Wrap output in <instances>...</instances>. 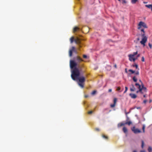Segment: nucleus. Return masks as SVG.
<instances>
[{
  "mask_svg": "<svg viewBox=\"0 0 152 152\" xmlns=\"http://www.w3.org/2000/svg\"><path fill=\"white\" fill-rule=\"evenodd\" d=\"M77 65V63L74 61H70V66L71 69H72L71 77L74 80H78V85L82 88H83L84 87L83 83L85 81L86 78L84 76L79 77L80 74V71L81 70H79L78 67H76Z\"/></svg>",
  "mask_w": 152,
  "mask_h": 152,
  "instance_id": "nucleus-1",
  "label": "nucleus"
},
{
  "mask_svg": "<svg viewBox=\"0 0 152 152\" xmlns=\"http://www.w3.org/2000/svg\"><path fill=\"white\" fill-rule=\"evenodd\" d=\"M148 26L144 22L140 21L138 23L137 26V29L140 30L141 31L143 32V33L141 34L142 39L141 41L140 42V43L143 45L144 46L145 45V43L147 40V37L145 36V31H144V28H147Z\"/></svg>",
  "mask_w": 152,
  "mask_h": 152,
  "instance_id": "nucleus-2",
  "label": "nucleus"
},
{
  "mask_svg": "<svg viewBox=\"0 0 152 152\" xmlns=\"http://www.w3.org/2000/svg\"><path fill=\"white\" fill-rule=\"evenodd\" d=\"M75 60L74 61L77 63V65L76 66L77 67H78L79 70H81V67L83 66V65L81 66H80L79 63L80 62L83 61V60L79 56H77L74 58ZM71 60H70V61ZM74 61V60H73Z\"/></svg>",
  "mask_w": 152,
  "mask_h": 152,
  "instance_id": "nucleus-3",
  "label": "nucleus"
},
{
  "mask_svg": "<svg viewBox=\"0 0 152 152\" xmlns=\"http://www.w3.org/2000/svg\"><path fill=\"white\" fill-rule=\"evenodd\" d=\"M135 86L139 89V91L142 94V91L143 90L144 92H146V87H144L143 85H142L141 86L138 83H136L135 84Z\"/></svg>",
  "mask_w": 152,
  "mask_h": 152,
  "instance_id": "nucleus-4",
  "label": "nucleus"
},
{
  "mask_svg": "<svg viewBox=\"0 0 152 152\" xmlns=\"http://www.w3.org/2000/svg\"><path fill=\"white\" fill-rule=\"evenodd\" d=\"M131 130L135 134L140 133L141 132L140 130H139L138 129L135 128L134 126L132 128H131Z\"/></svg>",
  "mask_w": 152,
  "mask_h": 152,
  "instance_id": "nucleus-5",
  "label": "nucleus"
},
{
  "mask_svg": "<svg viewBox=\"0 0 152 152\" xmlns=\"http://www.w3.org/2000/svg\"><path fill=\"white\" fill-rule=\"evenodd\" d=\"M73 51H76V49L74 47H72L71 49H70L69 51V57L72 56V52Z\"/></svg>",
  "mask_w": 152,
  "mask_h": 152,
  "instance_id": "nucleus-6",
  "label": "nucleus"
},
{
  "mask_svg": "<svg viewBox=\"0 0 152 152\" xmlns=\"http://www.w3.org/2000/svg\"><path fill=\"white\" fill-rule=\"evenodd\" d=\"M75 43L76 44H77L79 45V48L81 47V45H80V41L79 39L77 38L76 39H75Z\"/></svg>",
  "mask_w": 152,
  "mask_h": 152,
  "instance_id": "nucleus-7",
  "label": "nucleus"
},
{
  "mask_svg": "<svg viewBox=\"0 0 152 152\" xmlns=\"http://www.w3.org/2000/svg\"><path fill=\"white\" fill-rule=\"evenodd\" d=\"M129 96L132 99H135L137 98V95L134 94L130 93L129 94Z\"/></svg>",
  "mask_w": 152,
  "mask_h": 152,
  "instance_id": "nucleus-8",
  "label": "nucleus"
},
{
  "mask_svg": "<svg viewBox=\"0 0 152 152\" xmlns=\"http://www.w3.org/2000/svg\"><path fill=\"white\" fill-rule=\"evenodd\" d=\"M145 6L148 8L150 9L152 12V4L146 5Z\"/></svg>",
  "mask_w": 152,
  "mask_h": 152,
  "instance_id": "nucleus-9",
  "label": "nucleus"
},
{
  "mask_svg": "<svg viewBox=\"0 0 152 152\" xmlns=\"http://www.w3.org/2000/svg\"><path fill=\"white\" fill-rule=\"evenodd\" d=\"M132 87L130 88V90L131 91H134L135 90V88L133 84L131 85Z\"/></svg>",
  "mask_w": 152,
  "mask_h": 152,
  "instance_id": "nucleus-10",
  "label": "nucleus"
},
{
  "mask_svg": "<svg viewBox=\"0 0 152 152\" xmlns=\"http://www.w3.org/2000/svg\"><path fill=\"white\" fill-rule=\"evenodd\" d=\"M79 29L80 28H79L75 26L73 28V32H75Z\"/></svg>",
  "mask_w": 152,
  "mask_h": 152,
  "instance_id": "nucleus-11",
  "label": "nucleus"
},
{
  "mask_svg": "<svg viewBox=\"0 0 152 152\" xmlns=\"http://www.w3.org/2000/svg\"><path fill=\"white\" fill-rule=\"evenodd\" d=\"M132 56L131 55H129L128 56L129 57V59L130 61H133V57L131 56Z\"/></svg>",
  "mask_w": 152,
  "mask_h": 152,
  "instance_id": "nucleus-12",
  "label": "nucleus"
},
{
  "mask_svg": "<svg viewBox=\"0 0 152 152\" xmlns=\"http://www.w3.org/2000/svg\"><path fill=\"white\" fill-rule=\"evenodd\" d=\"M123 130L124 133H126L127 132V129L125 127H124L123 129Z\"/></svg>",
  "mask_w": 152,
  "mask_h": 152,
  "instance_id": "nucleus-13",
  "label": "nucleus"
},
{
  "mask_svg": "<svg viewBox=\"0 0 152 152\" xmlns=\"http://www.w3.org/2000/svg\"><path fill=\"white\" fill-rule=\"evenodd\" d=\"M70 40L71 43H72L74 41H75L74 37H71L70 39Z\"/></svg>",
  "mask_w": 152,
  "mask_h": 152,
  "instance_id": "nucleus-14",
  "label": "nucleus"
},
{
  "mask_svg": "<svg viewBox=\"0 0 152 152\" xmlns=\"http://www.w3.org/2000/svg\"><path fill=\"white\" fill-rule=\"evenodd\" d=\"M132 79L133 81L135 82H137V79L136 76H134L132 78Z\"/></svg>",
  "mask_w": 152,
  "mask_h": 152,
  "instance_id": "nucleus-15",
  "label": "nucleus"
},
{
  "mask_svg": "<svg viewBox=\"0 0 152 152\" xmlns=\"http://www.w3.org/2000/svg\"><path fill=\"white\" fill-rule=\"evenodd\" d=\"M125 125V123H120L118 124V127H121L123 126L124 125Z\"/></svg>",
  "mask_w": 152,
  "mask_h": 152,
  "instance_id": "nucleus-16",
  "label": "nucleus"
},
{
  "mask_svg": "<svg viewBox=\"0 0 152 152\" xmlns=\"http://www.w3.org/2000/svg\"><path fill=\"white\" fill-rule=\"evenodd\" d=\"M125 124H128L129 125H130L132 124V122L131 121H127L125 123Z\"/></svg>",
  "mask_w": 152,
  "mask_h": 152,
  "instance_id": "nucleus-17",
  "label": "nucleus"
},
{
  "mask_svg": "<svg viewBox=\"0 0 152 152\" xmlns=\"http://www.w3.org/2000/svg\"><path fill=\"white\" fill-rule=\"evenodd\" d=\"M138 0H131V2L133 4H135Z\"/></svg>",
  "mask_w": 152,
  "mask_h": 152,
  "instance_id": "nucleus-18",
  "label": "nucleus"
},
{
  "mask_svg": "<svg viewBox=\"0 0 152 152\" xmlns=\"http://www.w3.org/2000/svg\"><path fill=\"white\" fill-rule=\"evenodd\" d=\"M137 54V52L136 51L135 52L133 53V54H131V55H132L131 56H132L134 57Z\"/></svg>",
  "mask_w": 152,
  "mask_h": 152,
  "instance_id": "nucleus-19",
  "label": "nucleus"
},
{
  "mask_svg": "<svg viewBox=\"0 0 152 152\" xmlns=\"http://www.w3.org/2000/svg\"><path fill=\"white\" fill-rule=\"evenodd\" d=\"M129 71L130 72H131V73L132 74H133V73H134L135 72V71H134L132 69H129Z\"/></svg>",
  "mask_w": 152,
  "mask_h": 152,
  "instance_id": "nucleus-20",
  "label": "nucleus"
},
{
  "mask_svg": "<svg viewBox=\"0 0 152 152\" xmlns=\"http://www.w3.org/2000/svg\"><path fill=\"white\" fill-rule=\"evenodd\" d=\"M148 151L149 152H151L152 151V148L151 147H149Z\"/></svg>",
  "mask_w": 152,
  "mask_h": 152,
  "instance_id": "nucleus-21",
  "label": "nucleus"
},
{
  "mask_svg": "<svg viewBox=\"0 0 152 152\" xmlns=\"http://www.w3.org/2000/svg\"><path fill=\"white\" fill-rule=\"evenodd\" d=\"M117 101V99L116 98H114L113 100V103L116 104V102Z\"/></svg>",
  "mask_w": 152,
  "mask_h": 152,
  "instance_id": "nucleus-22",
  "label": "nucleus"
},
{
  "mask_svg": "<svg viewBox=\"0 0 152 152\" xmlns=\"http://www.w3.org/2000/svg\"><path fill=\"white\" fill-rule=\"evenodd\" d=\"M145 126L144 125H143V126L142 127V129L143 130V133L145 132Z\"/></svg>",
  "mask_w": 152,
  "mask_h": 152,
  "instance_id": "nucleus-23",
  "label": "nucleus"
},
{
  "mask_svg": "<svg viewBox=\"0 0 152 152\" xmlns=\"http://www.w3.org/2000/svg\"><path fill=\"white\" fill-rule=\"evenodd\" d=\"M102 137L103 138H104V139H105L106 140H107L108 139V137L104 135H102Z\"/></svg>",
  "mask_w": 152,
  "mask_h": 152,
  "instance_id": "nucleus-24",
  "label": "nucleus"
},
{
  "mask_svg": "<svg viewBox=\"0 0 152 152\" xmlns=\"http://www.w3.org/2000/svg\"><path fill=\"white\" fill-rule=\"evenodd\" d=\"M144 145V142L143 140L142 141L141 147L142 148H143Z\"/></svg>",
  "mask_w": 152,
  "mask_h": 152,
  "instance_id": "nucleus-25",
  "label": "nucleus"
},
{
  "mask_svg": "<svg viewBox=\"0 0 152 152\" xmlns=\"http://www.w3.org/2000/svg\"><path fill=\"white\" fill-rule=\"evenodd\" d=\"M134 67H135L136 69H139L138 68V66L137 64H135V65H133Z\"/></svg>",
  "mask_w": 152,
  "mask_h": 152,
  "instance_id": "nucleus-26",
  "label": "nucleus"
},
{
  "mask_svg": "<svg viewBox=\"0 0 152 152\" xmlns=\"http://www.w3.org/2000/svg\"><path fill=\"white\" fill-rule=\"evenodd\" d=\"M125 90L124 91V94L126 93V91H127V90H128V87H127L126 86L125 87Z\"/></svg>",
  "mask_w": 152,
  "mask_h": 152,
  "instance_id": "nucleus-27",
  "label": "nucleus"
},
{
  "mask_svg": "<svg viewBox=\"0 0 152 152\" xmlns=\"http://www.w3.org/2000/svg\"><path fill=\"white\" fill-rule=\"evenodd\" d=\"M115 104H111L110 105V107H115Z\"/></svg>",
  "mask_w": 152,
  "mask_h": 152,
  "instance_id": "nucleus-28",
  "label": "nucleus"
},
{
  "mask_svg": "<svg viewBox=\"0 0 152 152\" xmlns=\"http://www.w3.org/2000/svg\"><path fill=\"white\" fill-rule=\"evenodd\" d=\"M126 3L127 2L125 0H122V3L123 4H126Z\"/></svg>",
  "mask_w": 152,
  "mask_h": 152,
  "instance_id": "nucleus-29",
  "label": "nucleus"
},
{
  "mask_svg": "<svg viewBox=\"0 0 152 152\" xmlns=\"http://www.w3.org/2000/svg\"><path fill=\"white\" fill-rule=\"evenodd\" d=\"M96 91H93L91 93V94L92 95H94V94H95L96 93Z\"/></svg>",
  "mask_w": 152,
  "mask_h": 152,
  "instance_id": "nucleus-30",
  "label": "nucleus"
},
{
  "mask_svg": "<svg viewBox=\"0 0 152 152\" xmlns=\"http://www.w3.org/2000/svg\"><path fill=\"white\" fill-rule=\"evenodd\" d=\"M134 74L135 75H139V72L138 71H137L135 72Z\"/></svg>",
  "mask_w": 152,
  "mask_h": 152,
  "instance_id": "nucleus-31",
  "label": "nucleus"
},
{
  "mask_svg": "<svg viewBox=\"0 0 152 152\" xmlns=\"http://www.w3.org/2000/svg\"><path fill=\"white\" fill-rule=\"evenodd\" d=\"M95 130L96 131H98V132H99V131H100V129L98 128H95Z\"/></svg>",
  "mask_w": 152,
  "mask_h": 152,
  "instance_id": "nucleus-32",
  "label": "nucleus"
},
{
  "mask_svg": "<svg viewBox=\"0 0 152 152\" xmlns=\"http://www.w3.org/2000/svg\"><path fill=\"white\" fill-rule=\"evenodd\" d=\"M141 60L142 61L144 62L145 61V59L144 57H142L141 59Z\"/></svg>",
  "mask_w": 152,
  "mask_h": 152,
  "instance_id": "nucleus-33",
  "label": "nucleus"
},
{
  "mask_svg": "<svg viewBox=\"0 0 152 152\" xmlns=\"http://www.w3.org/2000/svg\"><path fill=\"white\" fill-rule=\"evenodd\" d=\"M148 45H149V46L150 47V48H152V45H151V43H148Z\"/></svg>",
  "mask_w": 152,
  "mask_h": 152,
  "instance_id": "nucleus-34",
  "label": "nucleus"
},
{
  "mask_svg": "<svg viewBox=\"0 0 152 152\" xmlns=\"http://www.w3.org/2000/svg\"><path fill=\"white\" fill-rule=\"evenodd\" d=\"M137 59V58H135L133 57V61L134 62Z\"/></svg>",
  "mask_w": 152,
  "mask_h": 152,
  "instance_id": "nucleus-35",
  "label": "nucleus"
},
{
  "mask_svg": "<svg viewBox=\"0 0 152 152\" xmlns=\"http://www.w3.org/2000/svg\"><path fill=\"white\" fill-rule=\"evenodd\" d=\"M93 113V111H89L88 112V113L89 114H91Z\"/></svg>",
  "mask_w": 152,
  "mask_h": 152,
  "instance_id": "nucleus-36",
  "label": "nucleus"
},
{
  "mask_svg": "<svg viewBox=\"0 0 152 152\" xmlns=\"http://www.w3.org/2000/svg\"><path fill=\"white\" fill-rule=\"evenodd\" d=\"M83 57L84 58H86L87 56L86 55H83Z\"/></svg>",
  "mask_w": 152,
  "mask_h": 152,
  "instance_id": "nucleus-37",
  "label": "nucleus"
},
{
  "mask_svg": "<svg viewBox=\"0 0 152 152\" xmlns=\"http://www.w3.org/2000/svg\"><path fill=\"white\" fill-rule=\"evenodd\" d=\"M121 89V88L120 87H117V91H119Z\"/></svg>",
  "mask_w": 152,
  "mask_h": 152,
  "instance_id": "nucleus-38",
  "label": "nucleus"
},
{
  "mask_svg": "<svg viewBox=\"0 0 152 152\" xmlns=\"http://www.w3.org/2000/svg\"><path fill=\"white\" fill-rule=\"evenodd\" d=\"M126 117V121H127L129 120V118L127 115V116Z\"/></svg>",
  "mask_w": 152,
  "mask_h": 152,
  "instance_id": "nucleus-39",
  "label": "nucleus"
},
{
  "mask_svg": "<svg viewBox=\"0 0 152 152\" xmlns=\"http://www.w3.org/2000/svg\"><path fill=\"white\" fill-rule=\"evenodd\" d=\"M147 102V100H144L143 101V103L144 104H145Z\"/></svg>",
  "mask_w": 152,
  "mask_h": 152,
  "instance_id": "nucleus-40",
  "label": "nucleus"
},
{
  "mask_svg": "<svg viewBox=\"0 0 152 152\" xmlns=\"http://www.w3.org/2000/svg\"><path fill=\"white\" fill-rule=\"evenodd\" d=\"M111 91H112V89H109V90H108L109 92H111Z\"/></svg>",
  "mask_w": 152,
  "mask_h": 152,
  "instance_id": "nucleus-41",
  "label": "nucleus"
},
{
  "mask_svg": "<svg viewBox=\"0 0 152 152\" xmlns=\"http://www.w3.org/2000/svg\"><path fill=\"white\" fill-rule=\"evenodd\" d=\"M139 81H140V83H141V86H142V85H143V83H142V81H141V80H139Z\"/></svg>",
  "mask_w": 152,
  "mask_h": 152,
  "instance_id": "nucleus-42",
  "label": "nucleus"
},
{
  "mask_svg": "<svg viewBox=\"0 0 152 152\" xmlns=\"http://www.w3.org/2000/svg\"><path fill=\"white\" fill-rule=\"evenodd\" d=\"M140 152H145V151L144 150L141 151Z\"/></svg>",
  "mask_w": 152,
  "mask_h": 152,
  "instance_id": "nucleus-43",
  "label": "nucleus"
},
{
  "mask_svg": "<svg viewBox=\"0 0 152 152\" xmlns=\"http://www.w3.org/2000/svg\"><path fill=\"white\" fill-rule=\"evenodd\" d=\"M140 54H138L137 56V58L139 57H140Z\"/></svg>",
  "mask_w": 152,
  "mask_h": 152,
  "instance_id": "nucleus-44",
  "label": "nucleus"
},
{
  "mask_svg": "<svg viewBox=\"0 0 152 152\" xmlns=\"http://www.w3.org/2000/svg\"><path fill=\"white\" fill-rule=\"evenodd\" d=\"M129 113H126V112L125 113V114H126V116H127V115Z\"/></svg>",
  "mask_w": 152,
  "mask_h": 152,
  "instance_id": "nucleus-45",
  "label": "nucleus"
},
{
  "mask_svg": "<svg viewBox=\"0 0 152 152\" xmlns=\"http://www.w3.org/2000/svg\"><path fill=\"white\" fill-rule=\"evenodd\" d=\"M114 66L115 68H117V65L116 64H115L114 65Z\"/></svg>",
  "mask_w": 152,
  "mask_h": 152,
  "instance_id": "nucleus-46",
  "label": "nucleus"
},
{
  "mask_svg": "<svg viewBox=\"0 0 152 152\" xmlns=\"http://www.w3.org/2000/svg\"><path fill=\"white\" fill-rule=\"evenodd\" d=\"M73 52H75V53H77V51H76H76H73Z\"/></svg>",
  "mask_w": 152,
  "mask_h": 152,
  "instance_id": "nucleus-47",
  "label": "nucleus"
},
{
  "mask_svg": "<svg viewBox=\"0 0 152 152\" xmlns=\"http://www.w3.org/2000/svg\"><path fill=\"white\" fill-rule=\"evenodd\" d=\"M152 102V100L151 99L149 101L150 103H151Z\"/></svg>",
  "mask_w": 152,
  "mask_h": 152,
  "instance_id": "nucleus-48",
  "label": "nucleus"
},
{
  "mask_svg": "<svg viewBox=\"0 0 152 152\" xmlns=\"http://www.w3.org/2000/svg\"><path fill=\"white\" fill-rule=\"evenodd\" d=\"M133 152H137V151L136 150H134L133 151Z\"/></svg>",
  "mask_w": 152,
  "mask_h": 152,
  "instance_id": "nucleus-49",
  "label": "nucleus"
},
{
  "mask_svg": "<svg viewBox=\"0 0 152 152\" xmlns=\"http://www.w3.org/2000/svg\"><path fill=\"white\" fill-rule=\"evenodd\" d=\"M145 96H145V95H143V97H145Z\"/></svg>",
  "mask_w": 152,
  "mask_h": 152,
  "instance_id": "nucleus-50",
  "label": "nucleus"
},
{
  "mask_svg": "<svg viewBox=\"0 0 152 152\" xmlns=\"http://www.w3.org/2000/svg\"><path fill=\"white\" fill-rule=\"evenodd\" d=\"M140 107H137V109H140Z\"/></svg>",
  "mask_w": 152,
  "mask_h": 152,
  "instance_id": "nucleus-51",
  "label": "nucleus"
},
{
  "mask_svg": "<svg viewBox=\"0 0 152 152\" xmlns=\"http://www.w3.org/2000/svg\"><path fill=\"white\" fill-rule=\"evenodd\" d=\"M139 92H140V91H139H139H137V93H138Z\"/></svg>",
  "mask_w": 152,
  "mask_h": 152,
  "instance_id": "nucleus-52",
  "label": "nucleus"
},
{
  "mask_svg": "<svg viewBox=\"0 0 152 152\" xmlns=\"http://www.w3.org/2000/svg\"><path fill=\"white\" fill-rule=\"evenodd\" d=\"M144 3L145 4V3H147V2H144Z\"/></svg>",
  "mask_w": 152,
  "mask_h": 152,
  "instance_id": "nucleus-53",
  "label": "nucleus"
},
{
  "mask_svg": "<svg viewBox=\"0 0 152 152\" xmlns=\"http://www.w3.org/2000/svg\"><path fill=\"white\" fill-rule=\"evenodd\" d=\"M126 69V72H127V71H126V69Z\"/></svg>",
  "mask_w": 152,
  "mask_h": 152,
  "instance_id": "nucleus-54",
  "label": "nucleus"
},
{
  "mask_svg": "<svg viewBox=\"0 0 152 152\" xmlns=\"http://www.w3.org/2000/svg\"><path fill=\"white\" fill-rule=\"evenodd\" d=\"M85 96L86 97H87V96Z\"/></svg>",
  "mask_w": 152,
  "mask_h": 152,
  "instance_id": "nucleus-55",
  "label": "nucleus"
},
{
  "mask_svg": "<svg viewBox=\"0 0 152 152\" xmlns=\"http://www.w3.org/2000/svg\"><path fill=\"white\" fill-rule=\"evenodd\" d=\"M137 40H139V38H138V39H137Z\"/></svg>",
  "mask_w": 152,
  "mask_h": 152,
  "instance_id": "nucleus-56",
  "label": "nucleus"
},
{
  "mask_svg": "<svg viewBox=\"0 0 152 152\" xmlns=\"http://www.w3.org/2000/svg\"><path fill=\"white\" fill-rule=\"evenodd\" d=\"M119 1H121V0H118Z\"/></svg>",
  "mask_w": 152,
  "mask_h": 152,
  "instance_id": "nucleus-57",
  "label": "nucleus"
},
{
  "mask_svg": "<svg viewBox=\"0 0 152 152\" xmlns=\"http://www.w3.org/2000/svg\"><path fill=\"white\" fill-rule=\"evenodd\" d=\"M78 49L79 50H80V48H78Z\"/></svg>",
  "mask_w": 152,
  "mask_h": 152,
  "instance_id": "nucleus-58",
  "label": "nucleus"
}]
</instances>
